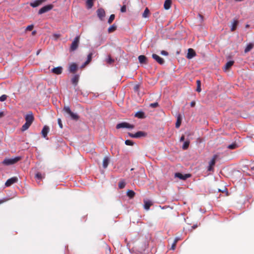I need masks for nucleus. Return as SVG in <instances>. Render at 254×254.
Wrapping results in <instances>:
<instances>
[{"label":"nucleus","mask_w":254,"mask_h":254,"mask_svg":"<svg viewBox=\"0 0 254 254\" xmlns=\"http://www.w3.org/2000/svg\"><path fill=\"white\" fill-rule=\"evenodd\" d=\"M63 111L67 114L68 117H69L72 120L77 121L79 118V116L77 114L73 113L68 106H64Z\"/></svg>","instance_id":"obj_1"},{"label":"nucleus","mask_w":254,"mask_h":254,"mask_svg":"<svg viewBox=\"0 0 254 254\" xmlns=\"http://www.w3.org/2000/svg\"><path fill=\"white\" fill-rule=\"evenodd\" d=\"M21 159V157H16L14 158H6L3 161V164L6 165L14 164Z\"/></svg>","instance_id":"obj_2"},{"label":"nucleus","mask_w":254,"mask_h":254,"mask_svg":"<svg viewBox=\"0 0 254 254\" xmlns=\"http://www.w3.org/2000/svg\"><path fill=\"white\" fill-rule=\"evenodd\" d=\"M79 39H80L79 36H77L76 37H75V38L74 39V40L72 42L71 46L70 47V51H74L77 49V48H78V45H79Z\"/></svg>","instance_id":"obj_3"},{"label":"nucleus","mask_w":254,"mask_h":254,"mask_svg":"<svg viewBox=\"0 0 254 254\" xmlns=\"http://www.w3.org/2000/svg\"><path fill=\"white\" fill-rule=\"evenodd\" d=\"M218 158L217 155H214L212 159L209 162V166L207 168V171H213L214 168L213 167L215 164L216 160Z\"/></svg>","instance_id":"obj_4"},{"label":"nucleus","mask_w":254,"mask_h":254,"mask_svg":"<svg viewBox=\"0 0 254 254\" xmlns=\"http://www.w3.org/2000/svg\"><path fill=\"white\" fill-rule=\"evenodd\" d=\"M134 127V125H130L127 122H122L117 124V125L116 126V128L117 129L122 128H133Z\"/></svg>","instance_id":"obj_5"},{"label":"nucleus","mask_w":254,"mask_h":254,"mask_svg":"<svg viewBox=\"0 0 254 254\" xmlns=\"http://www.w3.org/2000/svg\"><path fill=\"white\" fill-rule=\"evenodd\" d=\"M97 15L98 18L101 20L103 21L104 19V18L106 15V13L105 10L103 8H98L97 11Z\"/></svg>","instance_id":"obj_6"},{"label":"nucleus","mask_w":254,"mask_h":254,"mask_svg":"<svg viewBox=\"0 0 254 254\" xmlns=\"http://www.w3.org/2000/svg\"><path fill=\"white\" fill-rule=\"evenodd\" d=\"M54 7L53 4H48L42 7L38 11L39 14L47 12L51 10Z\"/></svg>","instance_id":"obj_7"},{"label":"nucleus","mask_w":254,"mask_h":254,"mask_svg":"<svg viewBox=\"0 0 254 254\" xmlns=\"http://www.w3.org/2000/svg\"><path fill=\"white\" fill-rule=\"evenodd\" d=\"M18 181V179L17 177H12L6 181V182L5 183V186L6 187H10L13 184L17 183Z\"/></svg>","instance_id":"obj_8"},{"label":"nucleus","mask_w":254,"mask_h":254,"mask_svg":"<svg viewBox=\"0 0 254 254\" xmlns=\"http://www.w3.org/2000/svg\"><path fill=\"white\" fill-rule=\"evenodd\" d=\"M25 120L26 123H28L31 125L34 120V118L32 113L29 112L28 114H27L25 116Z\"/></svg>","instance_id":"obj_9"},{"label":"nucleus","mask_w":254,"mask_h":254,"mask_svg":"<svg viewBox=\"0 0 254 254\" xmlns=\"http://www.w3.org/2000/svg\"><path fill=\"white\" fill-rule=\"evenodd\" d=\"M152 57L160 64H164L165 61L164 59L159 57L158 55L155 54H153L152 55Z\"/></svg>","instance_id":"obj_10"},{"label":"nucleus","mask_w":254,"mask_h":254,"mask_svg":"<svg viewBox=\"0 0 254 254\" xmlns=\"http://www.w3.org/2000/svg\"><path fill=\"white\" fill-rule=\"evenodd\" d=\"M190 175L189 174H185V175H183L182 174H181L180 173H177L175 174V177H177V178H178L182 180H185L187 179H188L189 177H190Z\"/></svg>","instance_id":"obj_11"},{"label":"nucleus","mask_w":254,"mask_h":254,"mask_svg":"<svg viewBox=\"0 0 254 254\" xmlns=\"http://www.w3.org/2000/svg\"><path fill=\"white\" fill-rule=\"evenodd\" d=\"M196 55V53L194 50L191 48H190L188 49V52L187 54V58L189 59H191L193 57H195Z\"/></svg>","instance_id":"obj_12"},{"label":"nucleus","mask_w":254,"mask_h":254,"mask_svg":"<svg viewBox=\"0 0 254 254\" xmlns=\"http://www.w3.org/2000/svg\"><path fill=\"white\" fill-rule=\"evenodd\" d=\"M46 0H36L34 1L33 2H31L30 3V5L33 7H36L39 5H40L41 4H42L43 2H45Z\"/></svg>","instance_id":"obj_13"},{"label":"nucleus","mask_w":254,"mask_h":254,"mask_svg":"<svg viewBox=\"0 0 254 254\" xmlns=\"http://www.w3.org/2000/svg\"><path fill=\"white\" fill-rule=\"evenodd\" d=\"M63 68L61 66L54 67L52 69V72L56 74L59 75L62 73Z\"/></svg>","instance_id":"obj_14"},{"label":"nucleus","mask_w":254,"mask_h":254,"mask_svg":"<svg viewBox=\"0 0 254 254\" xmlns=\"http://www.w3.org/2000/svg\"><path fill=\"white\" fill-rule=\"evenodd\" d=\"M50 128L49 127L47 126H45L41 131V133L43 137L46 138L47 136V134L49 131Z\"/></svg>","instance_id":"obj_15"},{"label":"nucleus","mask_w":254,"mask_h":254,"mask_svg":"<svg viewBox=\"0 0 254 254\" xmlns=\"http://www.w3.org/2000/svg\"><path fill=\"white\" fill-rule=\"evenodd\" d=\"M79 76L77 74L74 75L71 78V82L74 86H76L77 85L79 81Z\"/></svg>","instance_id":"obj_16"},{"label":"nucleus","mask_w":254,"mask_h":254,"mask_svg":"<svg viewBox=\"0 0 254 254\" xmlns=\"http://www.w3.org/2000/svg\"><path fill=\"white\" fill-rule=\"evenodd\" d=\"M77 69V65L75 63H72L69 67V70L70 72L74 73Z\"/></svg>","instance_id":"obj_17"},{"label":"nucleus","mask_w":254,"mask_h":254,"mask_svg":"<svg viewBox=\"0 0 254 254\" xmlns=\"http://www.w3.org/2000/svg\"><path fill=\"white\" fill-rule=\"evenodd\" d=\"M138 58L140 64H146L147 63V59L145 56L140 55Z\"/></svg>","instance_id":"obj_18"},{"label":"nucleus","mask_w":254,"mask_h":254,"mask_svg":"<svg viewBox=\"0 0 254 254\" xmlns=\"http://www.w3.org/2000/svg\"><path fill=\"white\" fill-rule=\"evenodd\" d=\"M254 47V42L250 43L245 49V53H247L250 52Z\"/></svg>","instance_id":"obj_19"},{"label":"nucleus","mask_w":254,"mask_h":254,"mask_svg":"<svg viewBox=\"0 0 254 254\" xmlns=\"http://www.w3.org/2000/svg\"><path fill=\"white\" fill-rule=\"evenodd\" d=\"M234 63V62L232 61L228 62L224 67V70L225 71L229 70L230 68L233 65Z\"/></svg>","instance_id":"obj_20"},{"label":"nucleus","mask_w":254,"mask_h":254,"mask_svg":"<svg viewBox=\"0 0 254 254\" xmlns=\"http://www.w3.org/2000/svg\"><path fill=\"white\" fill-rule=\"evenodd\" d=\"M171 0H165L164 4V8L166 10L169 9L171 7Z\"/></svg>","instance_id":"obj_21"},{"label":"nucleus","mask_w":254,"mask_h":254,"mask_svg":"<svg viewBox=\"0 0 254 254\" xmlns=\"http://www.w3.org/2000/svg\"><path fill=\"white\" fill-rule=\"evenodd\" d=\"M92 53H90L87 56V61L84 63V64L82 65L81 67H84L86 65H87L92 60Z\"/></svg>","instance_id":"obj_22"},{"label":"nucleus","mask_w":254,"mask_h":254,"mask_svg":"<svg viewBox=\"0 0 254 254\" xmlns=\"http://www.w3.org/2000/svg\"><path fill=\"white\" fill-rule=\"evenodd\" d=\"M134 116L139 119H144L145 117L144 113L142 111L137 112Z\"/></svg>","instance_id":"obj_23"},{"label":"nucleus","mask_w":254,"mask_h":254,"mask_svg":"<svg viewBox=\"0 0 254 254\" xmlns=\"http://www.w3.org/2000/svg\"><path fill=\"white\" fill-rule=\"evenodd\" d=\"M152 205V202L150 201H144V208L146 210H148L150 207Z\"/></svg>","instance_id":"obj_24"},{"label":"nucleus","mask_w":254,"mask_h":254,"mask_svg":"<svg viewBox=\"0 0 254 254\" xmlns=\"http://www.w3.org/2000/svg\"><path fill=\"white\" fill-rule=\"evenodd\" d=\"M146 134L145 132L142 131H139L135 133V136H136V138H139L142 136H145Z\"/></svg>","instance_id":"obj_25"},{"label":"nucleus","mask_w":254,"mask_h":254,"mask_svg":"<svg viewBox=\"0 0 254 254\" xmlns=\"http://www.w3.org/2000/svg\"><path fill=\"white\" fill-rule=\"evenodd\" d=\"M109 159L108 157H105L103 161V167L104 168H106L109 164Z\"/></svg>","instance_id":"obj_26"},{"label":"nucleus","mask_w":254,"mask_h":254,"mask_svg":"<svg viewBox=\"0 0 254 254\" xmlns=\"http://www.w3.org/2000/svg\"><path fill=\"white\" fill-rule=\"evenodd\" d=\"M135 192L132 190H128L127 192V195L130 198H132L135 195Z\"/></svg>","instance_id":"obj_27"},{"label":"nucleus","mask_w":254,"mask_h":254,"mask_svg":"<svg viewBox=\"0 0 254 254\" xmlns=\"http://www.w3.org/2000/svg\"><path fill=\"white\" fill-rule=\"evenodd\" d=\"M181 121H182L181 117V115H179L177 117V122L176 123V127L177 128H179L180 127L181 124Z\"/></svg>","instance_id":"obj_28"},{"label":"nucleus","mask_w":254,"mask_h":254,"mask_svg":"<svg viewBox=\"0 0 254 254\" xmlns=\"http://www.w3.org/2000/svg\"><path fill=\"white\" fill-rule=\"evenodd\" d=\"M31 125L28 123H25L22 127H21V130L22 131H24L25 130H26L30 126H31Z\"/></svg>","instance_id":"obj_29"},{"label":"nucleus","mask_w":254,"mask_h":254,"mask_svg":"<svg viewBox=\"0 0 254 254\" xmlns=\"http://www.w3.org/2000/svg\"><path fill=\"white\" fill-rule=\"evenodd\" d=\"M238 24V21L237 20H234L232 25L231 28V31H234L236 30L237 25Z\"/></svg>","instance_id":"obj_30"},{"label":"nucleus","mask_w":254,"mask_h":254,"mask_svg":"<svg viewBox=\"0 0 254 254\" xmlns=\"http://www.w3.org/2000/svg\"><path fill=\"white\" fill-rule=\"evenodd\" d=\"M86 5L88 9L92 8L93 5V0H87Z\"/></svg>","instance_id":"obj_31"},{"label":"nucleus","mask_w":254,"mask_h":254,"mask_svg":"<svg viewBox=\"0 0 254 254\" xmlns=\"http://www.w3.org/2000/svg\"><path fill=\"white\" fill-rule=\"evenodd\" d=\"M149 13V10L148 9V8H146L142 14V17L144 18H146L148 17Z\"/></svg>","instance_id":"obj_32"},{"label":"nucleus","mask_w":254,"mask_h":254,"mask_svg":"<svg viewBox=\"0 0 254 254\" xmlns=\"http://www.w3.org/2000/svg\"><path fill=\"white\" fill-rule=\"evenodd\" d=\"M117 29V26L115 24H113L108 29V31L109 33H112L114 32Z\"/></svg>","instance_id":"obj_33"},{"label":"nucleus","mask_w":254,"mask_h":254,"mask_svg":"<svg viewBox=\"0 0 254 254\" xmlns=\"http://www.w3.org/2000/svg\"><path fill=\"white\" fill-rule=\"evenodd\" d=\"M197 87L196 91L198 92H200L201 91V81L199 80L196 81Z\"/></svg>","instance_id":"obj_34"},{"label":"nucleus","mask_w":254,"mask_h":254,"mask_svg":"<svg viewBox=\"0 0 254 254\" xmlns=\"http://www.w3.org/2000/svg\"><path fill=\"white\" fill-rule=\"evenodd\" d=\"M238 147V145L236 143H233L228 146V148L230 149H235Z\"/></svg>","instance_id":"obj_35"},{"label":"nucleus","mask_w":254,"mask_h":254,"mask_svg":"<svg viewBox=\"0 0 254 254\" xmlns=\"http://www.w3.org/2000/svg\"><path fill=\"white\" fill-rule=\"evenodd\" d=\"M189 144H190V141H186L184 142L183 146H182V148L184 149V150H186L188 148L189 146Z\"/></svg>","instance_id":"obj_36"},{"label":"nucleus","mask_w":254,"mask_h":254,"mask_svg":"<svg viewBox=\"0 0 254 254\" xmlns=\"http://www.w3.org/2000/svg\"><path fill=\"white\" fill-rule=\"evenodd\" d=\"M126 186V183L125 182L122 181H120L119 183V188L120 189H122L123 188H124Z\"/></svg>","instance_id":"obj_37"},{"label":"nucleus","mask_w":254,"mask_h":254,"mask_svg":"<svg viewBox=\"0 0 254 254\" xmlns=\"http://www.w3.org/2000/svg\"><path fill=\"white\" fill-rule=\"evenodd\" d=\"M106 62L109 64H111L114 62V60L110 56H108L106 59Z\"/></svg>","instance_id":"obj_38"},{"label":"nucleus","mask_w":254,"mask_h":254,"mask_svg":"<svg viewBox=\"0 0 254 254\" xmlns=\"http://www.w3.org/2000/svg\"><path fill=\"white\" fill-rule=\"evenodd\" d=\"M115 16L114 14H111L108 20V23L111 24L113 21V20L115 19Z\"/></svg>","instance_id":"obj_39"},{"label":"nucleus","mask_w":254,"mask_h":254,"mask_svg":"<svg viewBox=\"0 0 254 254\" xmlns=\"http://www.w3.org/2000/svg\"><path fill=\"white\" fill-rule=\"evenodd\" d=\"M125 144L127 145L133 146L134 143L131 140H126L125 141Z\"/></svg>","instance_id":"obj_40"},{"label":"nucleus","mask_w":254,"mask_h":254,"mask_svg":"<svg viewBox=\"0 0 254 254\" xmlns=\"http://www.w3.org/2000/svg\"><path fill=\"white\" fill-rule=\"evenodd\" d=\"M7 98V96L6 95H2L0 97V101L3 102L5 101Z\"/></svg>","instance_id":"obj_41"},{"label":"nucleus","mask_w":254,"mask_h":254,"mask_svg":"<svg viewBox=\"0 0 254 254\" xmlns=\"http://www.w3.org/2000/svg\"><path fill=\"white\" fill-rule=\"evenodd\" d=\"M127 11V7H126V5L125 4H124V5H123L121 8V11L122 12H126Z\"/></svg>","instance_id":"obj_42"},{"label":"nucleus","mask_w":254,"mask_h":254,"mask_svg":"<svg viewBox=\"0 0 254 254\" xmlns=\"http://www.w3.org/2000/svg\"><path fill=\"white\" fill-rule=\"evenodd\" d=\"M159 106L158 103L157 102H155L153 103H151L150 104V107L152 108H156Z\"/></svg>","instance_id":"obj_43"},{"label":"nucleus","mask_w":254,"mask_h":254,"mask_svg":"<svg viewBox=\"0 0 254 254\" xmlns=\"http://www.w3.org/2000/svg\"><path fill=\"white\" fill-rule=\"evenodd\" d=\"M8 200H9V198H4L3 199H0V204L6 202Z\"/></svg>","instance_id":"obj_44"},{"label":"nucleus","mask_w":254,"mask_h":254,"mask_svg":"<svg viewBox=\"0 0 254 254\" xmlns=\"http://www.w3.org/2000/svg\"><path fill=\"white\" fill-rule=\"evenodd\" d=\"M36 177L40 180L42 179V174L40 173H37L36 174Z\"/></svg>","instance_id":"obj_45"},{"label":"nucleus","mask_w":254,"mask_h":254,"mask_svg":"<svg viewBox=\"0 0 254 254\" xmlns=\"http://www.w3.org/2000/svg\"><path fill=\"white\" fill-rule=\"evenodd\" d=\"M161 54L162 55H163V56H168L169 55L168 53L166 51H164V50H162L161 52Z\"/></svg>","instance_id":"obj_46"},{"label":"nucleus","mask_w":254,"mask_h":254,"mask_svg":"<svg viewBox=\"0 0 254 254\" xmlns=\"http://www.w3.org/2000/svg\"><path fill=\"white\" fill-rule=\"evenodd\" d=\"M58 124H59L60 128H63V124H62V121H61V119H58Z\"/></svg>","instance_id":"obj_47"},{"label":"nucleus","mask_w":254,"mask_h":254,"mask_svg":"<svg viewBox=\"0 0 254 254\" xmlns=\"http://www.w3.org/2000/svg\"><path fill=\"white\" fill-rule=\"evenodd\" d=\"M33 25H30L27 27L26 30L28 31H31L33 29Z\"/></svg>","instance_id":"obj_48"},{"label":"nucleus","mask_w":254,"mask_h":254,"mask_svg":"<svg viewBox=\"0 0 254 254\" xmlns=\"http://www.w3.org/2000/svg\"><path fill=\"white\" fill-rule=\"evenodd\" d=\"M176 244L173 243L171 246V250H174L176 248Z\"/></svg>","instance_id":"obj_49"},{"label":"nucleus","mask_w":254,"mask_h":254,"mask_svg":"<svg viewBox=\"0 0 254 254\" xmlns=\"http://www.w3.org/2000/svg\"><path fill=\"white\" fill-rule=\"evenodd\" d=\"M128 134L129 136H130V137L136 138V136H135V133L133 134L132 133L128 132Z\"/></svg>","instance_id":"obj_50"},{"label":"nucleus","mask_w":254,"mask_h":254,"mask_svg":"<svg viewBox=\"0 0 254 254\" xmlns=\"http://www.w3.org/2000/svg\"><path fill=\"white\" fill-rule=\"evenodd\" d=\"M138 89H139V85H136L134 86V91H138Z\"/></svg>","instance_id":"obj_51"},{"label":"nucleus","mask_w":254,"mask_h":254,"mask_svg":"<svg viewBox=\"0 0 254 254\" xmlns=\"http://www.w3.org/2000/svg\"><path fill=\"white\" fill-rule=\"evenodd\" d=\"M195 105V102L194 101H192L191 103H190V106L191 107H193Z\"/></svg>","instance_id":"obj_52"},{"label":"nucleus","mask_w":254,"mask_h":254,"mask_svg":"<svg viewBox=\"0 0 254 254\" xmlns=\"http://www.w3.org/2000/svg\"><path fill=\"white\" fill-rule=\"evenodd\" d=\"M184 140H185V136L184 135H183L180 138V141H184Z\"/></svg>","instance_id":"obj_53"},{"label":"nucleus","mask_w":254,"mask_h":254,"mask_svg":"<svg viewBox=\"0 0 254 254\" xmlns=\"http://www.w3.org/2000/svg\"><path fill=\"white\" fill-rule=\"evenodd\" d=\"M179 240V239L178 238H176L174 240L173 243L177 244V243L178 242Z\"/></svg>","instance_id":"obj_54"},{"label":"nucleus","mask_w":254,"mask_h":254,"mask_svg":"<svg viewBox=\"0 0 254 254\" xmlns=\"http://www.w3.org/2000/svg\"><path fill=\"white\" fill-rule=\"evenodd\" d=\"M197 227V225L196 224V225H193L192 226V229H195Z\"/></svg>","instance_id":"obj_55"},{"label":"nucleus","mask_w":254,"mask_h":254,"mask_svg":"<svg viewBox=\"0 0 254 254\" xmlns=\"http://www.w3.org/2000/svg\"><path fill=\"white\" fill-rule=\"evenodd\" d=\"M2 116H3V113L2 112H0V117H1Z\"/></svg>","instance_id":"obj_56"},{"label":"nucleus","mask_w":254,"mask_h":254,"mask_svg":"<svg viewBox=\"0 0 254 254\" xmlns=\"http://www.w3.org/2000/svg\"><path fill=\"white\" fill-rule=\"evenodd\" d=\"M55 36L56 37V38H59L60 37V35H55Z\"/></svg>","instance_id":"obj_57"},{"label":"nucleus","mask_w":254,"mask_h":254,"mask_svg":"<svg viewBox=\"0 0 254 254\" xmlns=\"http://www.w3.org/2000/svg\"><path fill=\"white\" fill-rule=\"evenodd\" d=\"M199 16L201 19H202L203 17H202V16L201 15L199 14Z\"/></svg>","instance_id":"obj_58"},{"label":"nucleus","mask_w":254,"mask_h":254,"mask_svg":"<svg viewBox=\"0 0 254 254\" xmlns=\"http://www.w3.org/2000/svg\"><path fill=\"white\" fill-rule=\"evenodd\" d=\"M249 25H246V27H249Z\"/></svg>","instance_id":"obj_59"}]
</instances>
